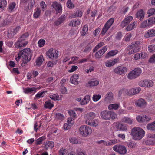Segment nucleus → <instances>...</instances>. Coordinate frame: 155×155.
Listing matches in <instances>:
<instances>
[{
    "label": "nucleus",
    "mask_w": 155,
    "mask_h": 155,
    "mask_svg": "<svg viewBox=\"0 0 155 155\" xmlns=\"http://www.w3.org/2000/svg\"><path fill=\"white\" fill-rule=\"evenodd\" d=\"M19 55L22 58V62L27 63L31 60L32 52L29 48H27L21 50L19 52Z\"/></svg>",
    "instance_id": "nucleus-1"
},
{
    "label": "nucleus",
    "mask_w": 155,
    "mask_h": 155,
    "mask_svg": "<svg viewBox=\"0 0 155 155\" xmlns=\"http://www.w3.org/2000/svg\"><path fill=\"white\" fill-rule=\"evenodd\" d=\"M131 133L134 140H139L144 136L145 132L141 128L135 127L132 129Z\"/></svg>",
    "instance_id": "nucleus-2"
},
{
    "label": "nucleus",
    "mask_w": 155,
    "mask_h": 155,
    "mask_svg": "<svg viewBox=\"0 0 155 155\" xmlns=\"http://www.w3.org/2000/svg\"><path fill=\"white\" fill-rule=\"evenodd\" d=\"M140 45V43L139 41H136L133 42L131 45H128L126 48L127 51H128V54L131 55L135 53L139 52L140 48L138 46Z\"/></svg>",
    "instance_id": "nucleus-3"
},
{
    "label": "nucleus",
    "mask_w": 155,
    "mask_h": 155,
    "mask_svg": "<svg viewBox=\"0 0 155 155\" xmlns=\"http://www.w3.org/2000/svg\"><path fill=\"white\" fill-rule=\"evenodd\" d=\"M79 132L81 135L83 137H87L90 135L92 132L91 128L86 125H83L79 128Z\"/></svg>",
    "instance_id": "nucleus-4"
},
{
    "label": "nucleus",
    "mask_w": 155,
    "mask_h": 155,
    "mask_svg": "<svg viewBox=\"0 0 155 155\" xmlns=\"http://www.w3.org/2000/svg\"><path fill=\"white\" fill-rule=\"evenodd\" d=\"M113 150L121 155H125L127 153V148L126 147L120 144H117L113 147Z\"/></svg>",
    "instance_id": "nucleus-5"
},
{
    "label": "nucleus",
    "mask_w": 155,
    "mask_h": 155,
    "mask_svg": "<svg viewBox=\"0 0 155 155\" xmlns=\"http://www.w3.org/2000/svg\"><path fill=\"white\" fill-rule=\"evenodd\" d=\"M127 67L123 66H120L116 67L113 71V72L117 75H121L125 74L127 71Z\"/></svg>",
    "instance_id": "nucleus-6"
},
{
    "label": "nucleus",
    "mask_w": 155,
    "mask_h": 155,
    "mask_svg": "<svg viewBox=\"0 0 155 155\" xmlns=\"http://www.w3.org/2000/svg\"><path fill=\"white\" fill-rule=\"evenodd\" d=\"M114 21V19L113 18H111L109 20L106 22L103 27L101 30V34L103 35H104L111 26Z\"/></svg>",
    "instance_id": "nucleus-7"
},
{
    "label": "nucleus",
    "mask_w": 155,
    "mask_h": 155,
    "mask_svg": "<svg viewBox=\"0 0 155 155\" xmlns=\"http://www.w3.org/2000/svg\"><path fill=\"white\" fill-rule=\"evenodd\" d=\"M25 5L24 10L26 12H28L30 9L32 8L34 5V0H22Z\"/></svg>",
    "instance_id": "nucleus-8"
},
{
    "label": "nucleus",
    "mask_w": 155,
    "mask_h": 155,
    "mask_svg": "<svg viewBox=\"0 0 155 155\" xmlns=\"http://www.w3.org/2000/svg\"><path fill=\"white\" fill-rule=\"evenodd\" d=\"M12 20V17L11 15L8 16L6 18L0 23V28H2L10 25Z\"/></svg>",
    "instance_id": "nucleus-9"
},
{
    "label": "nucleus",
    "mask_w": 155,
    "mask_h": 155,
    "mask_svg": "<svg viewBox=\"0 0 155 155\" xmlns=\"http://www.w3.org/2000/svg\"><path fill=\"white\" fill-rule=\"evenodd\" d=\"M96 114L94 112H90L86 114L85 118L86 123L87 125H91V122L96 116Z\"/></svg>",
    "instance_id": "nucleus-10"
},
{
    "label": "nucleus",
    "mask_w": 155,
    "mask_h": 155,
    "mask_svg": "<svg viewBox=\"0 0 155 155\" xmlns=\"http://www.w3.org/2000/svg\"><path fill=\"white\" fill-rule=\"evenodd\" d=\"M139 85L143 87H150L153 85V81L150 80H145L139 81L138 83Z\"/></svg>",
    "instance_id": "nucleus-11"
},
{
    "label": "nucleus",
    "mask_w": 155,
    "mask_h": 155,
    "mask_svg": "<svg viewBox=\"0 0 155 155\" xmlns=\"http://www.w3.org/2000/svg\"><path fill=\"white\" fill-rule=\"evenodd\" d=\"M46 54L50 58H57L58 55V52L55 49L51 48L46 52Z\"/></svg>",
    "instance_id": "nucleus-12"
},
{
    "label": "nucleus",
    "mask_w": 155,
    "mask_h": 155,
    "mask_svg": "<svg viewBox=\"0 0 155 155\" xmlns=\"http://www.w3.org/2000/svg\"><path fill=\"white\" fill-rule=\"evenodd\" d=\"M135 104L137 107L140 108H143L147 105V103L143 98H140L135 101Z\"/></svg>",
    "instance_id": "nucleus-13"
},
{
    "label": "nucleus",
    "mask_w": 155,
    "mask_h": 155,
    "mask_svg": "<svg viewBox=\"0 0 155 155\" xmlns=\"http://www.w3.org/2000/svg\"><path fill=\"white\" fill-rule=\"evenodd\" d=\"M141 90L140 88L139 87L129 89H127V94L128 95H134L139 93Z\"/></svg>",
    "instance_id": "nucleus-14"
},
{
    "label": "nucleus",
    "mask_w": 155,
    "mask_h": 155,
    "mask_svg": "<svg viewBox=\"0 0 155 155\" xmlns=\"http://www.w3.org/2000/svg\"><path fill=\"white\" fill-rule=\"evenodd\" d=\"M51 7L53 9L55 10L56 14L60 13L62 11V8L61 5L56 2H53Z\"/></svg>",
    "instance_id": "nucleus-15"
},
{
    "label": "nucleus",
    "mask_w": 155,
    "mask_h": 155,
    "mask_svg": "<svg viewBox=\"0 0 155 155\" xmlns=\"http://www.w3.org/2000/svg\"><path fill=\"white\" fill-rule=\"evenodd\" d=\"M107 50V47L106 46H104L102 49L98 51L95 54V58L98 59L101 58V56L105 53Z\"/></svg>",
    "instance_id": "nucleus-16"
},
{
    "label": "nucleus",
    "mask_w": 155,
    "mask_h": 155,
    "mask_svg": "<svg viewBox=\"0 0 155 155\" xmlns=\"http://www.w3.org/2000/svg\"><path fill=\"white\" fill-rule=\"evenodd\" d=\"M133 17L131 16H129L126 17L121 22L120 24L121 26L124 28L126 26L128 25L133 19Z\"/></svg>",
    "instance_id": "nucleus-17"
},
{
    "label": "nucleus",
    "mask_w": 155,
    "mask_h": 155,
    "mask_svg": "<svg viewBox=\"0 0 155 155\" xmlns=\"http://www.w3.org/2000/svg\"><path fill=\"white\" fill-rule=\"evenodd\" d=\"M145 14V12L143 10L141 9L137 12L136 16L137 18L141 21L144 18Z\"/></svg>",
    "instance_id": "nucleus-18"
},
{
    "label": "nucleus",
    "mask_w": 155,
    "mask_h": 155,
    "mask_svg": "<svg viewBox=\"0 0 155 155\" xmlns=\"http://www.w3.org/2000/svg\"><path fill=\"white\" fill-rule=\"evenodd\" d=\"M28 41L20 40L18 39V41L15 44V46L17 48H21L22 47H25L28 44Z\"/></svg>",
    "instance_id": "nucleus-19"
},
{
    "label": "nucleus",
    "mask_w": 155,
    "mask_h": 155,
    "mask_svg": "<svg viewBox=\"0 0 155 155\" xmlns=\"http://www.w3.org/2000/svg\"><path fill=\"white\" fill-rule=\"evenodd\" d=\"M118 58H116L113 60H108L105 63L106 66L110 67L114 65L118 61Z\"/></svg>",
    "instance_id": "nucleus-20"
},
{
    "label": "nucleus",
    "mask_w": 155,
    "mask_h": 155,
    "mask_svg": "<svg viewBox=\"0 0 155 155\" xmlns=\"http://www.w3.org/2000/svg\"><path fill=\"white\" fill-rule=\"evenodd\" d=\"M109 112L110 111L104 110L100 113V116L101 118L105 120H109Z\"/></svg>",
    "instance_id": "nucleus-21"
},
{
    "label": "nucleus",
    "mask_w": 155,
    "mask_h": 155,
    "mask_svg": "<svg viewBox=\"0 0 155 155\" xmlns=\"http://www.w3.org/2000/svg\"><path fill=\"white\" fill-rule=\"evenodd\" d=\"M66 18V15L63 14L61 15L54 22L56 26H58L64 22Z\"/></svg>",
    "instance_id": "nucleus-22"
},
{
    "label": "nucleus",
    "mask_w": 155,
    "mask_h": 155,
    "mask_svg": "<svg viewBox=\"0 0 155 155\" xmlns=\"http://www.w3.org/2000/svg\"><path fill=\"white\" fill-rule=\"evenodd\" d=\"M79 78L78 74H74L72 75L70 79V82L71 83L74 85H77L79 83V81L77 80Z\"/></svg>",
    "instance_id": "nucleus-23"
},
{
    "label": "nucleus",
    "mask_w": 155,
    "mask_h": 155,
    "mask_svg": "<svg viewBox=\"0 0 155 155\" xmlns=\"http://www.w3.org/2000/svg\"><path fill=\"white\" fill-rule=\"evenodd\" d=\"M155 36V29H150L148 30L144 35V36L147 38L154 37Z\"/></svg>",
    "instance_id": "nucleus-24"
},
{
    "label": "nucleus",
    "mask_w": 155,
    "mask_h": 155,
    "mask_svg": "<svg viewBox=\"0 0 155 155\" xmlns=\"http://www.w3.org/2000/svg\"><path fill=\"white\" fill-rule=\"evenodd\" d=\"M7 5V2L6 0H0V12L5 9Z\"/></svg>",
    "instance_id": "nucleus-25"
},
{
    "label": "nucleus",
    "mask_w": 155,
    "mask_h": 155,
    "mask_svg": "<svg viewBox=\"0 0 155 155\" xmlns=\"http://www.w3.org/2000/svg\"><path fill=\"white\" fill-rule=\"evenodd\" d=\"M137 21H134L132 24L129 25L126 28V30L127 31H129L134 28L137 25Z\"/></svg>",
    "instance_id": "nucleus-26"
},
{
    "label": "nucleus",
    "mask_w": 155,
    "mask_h": 155,
    "mask_svg": "<svg viewBox=\"0 0 155 155\" xmlns=\"http://www.w3.org/2000/svg\"><path fill=\"white\" fill-rule=\"evenodd\" d=\"M151 26L148 19L146 20L143 21L140 25V27L142 28H148Z\"/></svg>",
    "instance_id": "nucleus-27"
},
{
    "label": "nucleus",
    "mask_w": 155,
    "mask_h": 155,
    "mask_svg": "<svg viewBox=\"0 0 155 155\" xmlns=\"http://www.w3.org/2000/svg\"><path fill=\"white\" fill-rule=\"evenodd\" d=\"M69 140L71 143L74 144H80L81 143L80 139H77L76 137H70L69 139Z\"/></svg>",
    "instance_id": "nucleus-28"
},
{
    "label": "nucleus",
    "mask_w": 155,
    "mask_h": 155,
    "mask_svg": "<svg viewBox=\"0 0 155 155\" xmlns=\"http://www.w3.org/2000/svg\"><path fill=\"white\" fill-rule=\"evenodd\" d=\"M90 100V97L89 95L85 96L80 102L81 105H86L89 102Z\"/></svg>",
    "instance_id": "nucleus-29"
},
{
    "label": "nucleus",
    "mask_w": 155,
    "mask_h": 155,
    "mask_svg": "<svg viewBox=\"0 0 155 155\" xmlns=\"http://www.w3.org/2000/svg\"><path fill=\"white\" fill-rule=\"evenodd\" d=\"M146 127L148 130L155 131V121L147 124L146 126Z\"/></svg>",
    "instance_id": "nucleus-30"
},
{
    "label": "nucleus",
    "mask_w": 155,
    "mask_h": 155,
    "mask_svg": "<svg viewBox=\"0 0 155 155\" xmlns=\"http://www.w3.org/2000/svg\"><path fill=\"white\" fill-rule=\"evenodd\" d=\"M119 104H112L109 105L108 106V109L109 110H117L119 107Z\"/></svg>",
    "instance_id": "nucleus-31"
},
{
    "label": "nucleus",
    "mask_w": 155,
    "mask_h": 155,
    "mask_svg": "<svg viewBox=\"0 0 155 155\" xmlns=\"http://www.w3.org/2000/svg\"><path fill=\"white\" fill-rule=\"evenodd\" d=\"M118 52L117 50H111L105 56V58H108L109 57L116 55Z\"/></svg>",
    "instance_id": "nucleus-32"
},
{
    "label": "nucleus",
    "mask_w": 155,
    "mask_h": 155,
    "mask_svg": "<svg viewBox=\"0 0 155 155\" xmlns=\"http://www.w3.org/2000/svg\"><path fill=\"white\" fill-rule=\"evenodd\" d=\"M113 94L111 92H109L106 95L105 100L107 102H110L113 99Z\"/></svg>",
    "instance_id": "nucleus-33"
},
{
    "label": "nucleus",
    "mask_w": 155,
    "mask_h": 155,
    "mask_svg": "<svg viewBox=\"0 0 155 155\" xmlns=\"http://www.w3.org/2000/svg\"><path fill=\"white\" fill-rule=\"evenodd\" d=\"M145 54H143L142 53H137L135 54L134 56V58L136 60H138L140 58H143L145 57Z\"/></svg>",
    "instance_id": "nucleus-34"
},
{
    "label": "nucleus",
    "mask_w": 155,
    "mask_h": 155,
    "mask_svg": "<svg viewBox=\"0 0 155 155\" xmlns=\"http://www.w3.org/2000/svg\"><path fill=\"white\" fill-rule=\"evenodd\" d=\"M137 77V76L134 73V70L131 71L127 75V78L130 80L135 79Z\"/></svg>",
    "instance_id": "nucleus-35"
},
{
    "label": "nucleus",
    "mask_w": 155,
    "mask_h": 155,
    "mask_svg": "<svg viewBox=\"0 0 155 155\" xmlns=\"http://www.w3.org/2000/svg\"><path fill=\"white\" fill-rule=\"evenodd\" d=\"M80 20H74L71 21L69 23V25L72 26H76L80 24Z\"/></svg>",
    "instance_id": "nucleus-36"
},
{
    "label": "nucleus",
    "mask_w": 155,
    "mask_h": 155,
    "mask_svg": "<svg viewBox=\"0 0 155 155\" xmlns=\"http://www.w3.org/2000/svg\"><path fill=\"white\" fill-rule=\"evenodd\" d=\"M99 83V81L97 80L90 81L86 84V86L88 87L95 86L97 85Z\"/></svg>",
    "instance_id": "nucleus-37"
},
{
    "label": "nucleus",
    "mask_w": 155,
    "mask_h": 155,
    "mask_svg": "<svg viewBox=\"0 0 155 155\" xmlns=\"http://www.w3.org/2000/svg\"><path fill=\"white\" fill-rule=\"evenodd\" d=\"M143 142L146 145H152L155 144V139H148Z\"/></svg>",
    "instance_id": "nucleus-38"
},
{
    "label": "nucleus",
    "mask_w": 155,
    "mask_h": 155,
    "mask_svg": "<svg viewBox=\"0 0 155 155\" xmlns=\"http://www.w3.org/2000/svg\"><path fill=\"white\" fill-rule=\"evenodd\" d=\"M83 12L81 11L77 10V11L74 13L72 16L73 18H76L81 17L82 16Z\"/></svg>",
    "instance_id": "nucleus-39"
},
{
    "label": "nucleus",
    "mask_w": 155,
    "mask_h": 155,
    "mask_svg": "<svg viewBox=\"0 0 155 155\" xmlns=\"http://www.w3.org/2000/svg\"><path fill=\"white\" fill-rule=\"evenodd\" d=\"M54 146V143L52 141L48 142L45 146V148L46 150L48 148L52 149Z\"/></svg>",
    "instance_id": "nucleus-40"
},
{
    "label": "nucleus",
    "mask_w": 155,
    "mask_h": 155,
    "mask_svg": "<svg viewBox=\"0 0 155 155\" xmlns=\"http://www.w3.org/2000/svg\"><path fill=\"white\" fill-rule=\"evenodd\" d=\"M43 56L42 55H40L36 61V65L38 66H40L43 61L44 59L43 58Z\"/></svg>",
    "instance_id": "nucleus-41"
},
{
    "label": "nucleus",
    "mask_w": 155,
    "mask_h": 155,
    "mask_svg": "<svg viewBox=\"0 0 155 155\" xmlns=\"http://www.w3.org/2000/svg\"><path fill=\"white\" fill-rule=\"evenodd\" d=\"M37 88L32 87V88H25L24 92L25 93H32L33 92H35Z\"/></svg>",
    "instance_id": "nucleus-42"
},
{
    "label": "nucleus",
    "mask_w": 155,
    "mask_h": 155,
    "mask_svg": "<svg viewBox=\"0 0 155 155\" xmlns=\"http://www.w3.org/2000/svg\"><path fill=\"white\" fill-rule=\"evenodd\" d=\"M122 121L123 122H124L129 124H131L133 122L131 118L127 117H124L122 119Z\"/></svg>",
    "instance_id": "nucleus-43"
},
{
    "label": "nucleus",
    "mask_w": 155,
    "mask_h": 155,
    "mask_svg": "<svg viewBox=\"0 0 155 155\" xmlns=\"http://www.w3.org/2000/svg\"><path fill=\"white\" fill-rule=\"evenodd\" d=\"M126 143L127 146L131 149L134 148L137 146L136 143L132 141H129Z\"/></svg>",
    "instance_id": "nucleus-44"
},
{
    "label": "nucleus",
    "mask_w": 155,
    "mask_h": 155,
    "mask_svg": "<svg viewBox=\"0 0 155 155\" xmlns=\"http://www.w3.org/2000/svg\"><path fill=\"white\" fill-rule=\"evenodd\" d=\"M117 115L115 112L113 111H110L109 112V120H114L117 118Z\"/></svg>",
    "instance_id": "nucleus-45"
},
{
    "label": "nucleus",
    "mask_w": 155,
    "mask_h": 155,
    "mask_svg": "<svg viewBox=\"0 0 155 155\" xmlns=\"http://www.w3.org/2000/svg\"><path fill=\"white\" fill-rule=\"evenodd\" d=\"M76 153L78 155H86L85 151L80 148H78L77 149Z\"/></svg>",
    "instance_id": "nucleus-46"
},
{
    "label": "nucleus",
    "mask_w": 155,
    "mask_h": 155,
    "mask_svg": "<svg viewBox=\"0 0 155 155\" xmlns=\"http://www.w3.org/2000/svg\"><path fill=\"white\" fill-rule=\"evenodd\" d=\"M118 142L117 139H114L112 140H110L107 142V146H110L116 144Z\"/></svg>",
    "instance_id": "nucleus-47"
},
{
    "label": "nucleus",
    "mask_w": 155,
    "mask_h": 155,
    "mask_svg": "<svg viewBox=\"0 0 155 155\" xmlns=\"http://www.w3.org/2000/svg\"><path fill=\"white\" fill-rule=\"evenodd\" d=\"M49 97L51 99L54 100H60V98L59 95L57 94H50Z\"/></svg>",
    "instance_id": "nucleus-48"
},
{
    "label": "nucleus",
    "mask_w": 155,
    "mask_h": 155,
    "mask_svg": "<svg viewBox=\"0 0 155 155\" xmlns=\"http://www.w3.org/2000/svg\"><path fill=\"white\" fill-rule=\"evenodd\" d=\"M54 106L53 104H52L50 101H46L45 104V107L46 108L51 109Z\"/></svg>",
    "instance_id": "nucleus-49"
},
{
    "label": "nucleus",
    "mask_w": 155,
    "mask_h": 155,
    "mask_svg": "<svg viewBox=\"0 0 155 155\" xmlns=\"http://www.w3.org/2000/svg\"><path fill=\"white\" fill-rule=\"evenodd\" d=\"M16 3L15 2L10 3L8 5L9 11L12 12L13 11L16 6Z\"/></svg>",
    "instance_id": "nucleus-50"
},
{
    "label": "nucleus",
    "mask_w": 155,
    "mask_h": 155,
    "mask_svg": "<svg viewBox=\"0 0 155 155\" xmlns=\"http://www.w3.org/2000/svg\"><path fill=\"white\" fill-rule=\"evenodd\" d=\"M41 11L40 8H37L35 12L34 13L33 16L35 18H37L40 15Z\"/></svg>",
    "instance_id": "nucleus-51"
},
{
    "label": "nucleus",
    "mask_w": 155,
    "mask_h": 155,
    "mask_svg": "<svg viewBox=\"0 0 155 155\" xmlns=\"http://www.w3.org/2000/svg\"><path fill=\"white\" fill-rule=\"evenodd\" d=\"M64 118L63 115L60 113H57L56 114L55 118L57 119L62 120Z\"/></svg>",
    "instance_id": "nucleus-52"
},
{
    "label": "nucleus",
    "mask_w": 155,
    "mask_h": 155,
    "mask_svg": "<svg viewBox=\"0 0 155 155\" xmlns=\"http://www.w3.org/2000/svg\"><path fill=\"white\" fill-rule=\"evenodd\" d=\"M88 30V26L87 25H85L83 28L81 32V35L84 36L86 34V32Z\"/></svg>",
    "instance_id": "nucleus-53"
},
{
    "label": "nucleus",
    "mask_w": 155,
    "mask_h": 155,
    "mask_svg": "<svg viewBox=\"0 0 155 155\" xmlns=\"http://www.w3.org/2000/svg\"><path fill=\"white\" fill-rule=\"evenodd\" d=\"M134 70V73L136 74L137 77L140 76L142 70L140 68H135Z\"/></svg>",
    "instance_id": "nucleus-54"
},
{
    "label": "nucleus",
    "mask_w": 155,
    "mask_h": 155,
    "mask_svg": "<svg viewBox=\"0 0 155 155\" xmlns=\"http://www.w3.org/2000/svg\"><path fill=\"white\" fill-rule=\"evenodd\" d=\"M98 120L95 119L92 120L91 122V125H88L91 126H93L94 127L97 126L98 125Z\"/></svg>",
    "instance_id": "nucleus-55"
},
{
    "label": "nucleus",
    "mask_w": 155,
    "mask_h": 155,
    "mask_svg": "<svg viewBox=\"0 0 155 155\" xmlns=\"http://www.w3.org/2000/svg\"><path fill=\"white\" fill-rule=\"evenodd\" d=\"M127 94V89L123 88L120 90L118 92V95L120 97L122 95Z\"/></svg>",
    "instance_id": "nucleus-56"
},
{
    "label": "nucleus",
    "mask_w": 155,
    "mask_h": 155,
    "mask_svg": "<svg viewBox=\"0 0 155 155\" xmlns=\"http://www.w3.org/2000/svg\"><path fill=\"white\" fill-rule=\"evenodd\" d=\"M29 36V34L27 33H25L24 34H23L18 39H20V40H23L25 41L26 39Z\"/></svg>",
    "instance_id": "nucleus-57"
},
{
    "label": "nucleus",
    "mask_w": 155,
    "mask_h": 155,
    "mask_svg": "<svg viewBox=\"0 0 155 155\" xmlns=\"http://www.w3.org/2000/svg\"><path fill=\"white\" fill-rule=\"evenodd\" d=\"M147 13L149 14L148 16L149 17L155 14V9H150L147 11Z\"/></svg>",
    "instance_id": "nucleus-58"
},
{
    "label": "nucleus",
    "mask_w": 155,
    "mask_h": 155,
    "mask_svg": "<svg viewBox=\"0 0 155 155\" xmlns=\"http://www.w3.org/2000/svg\"><path fill=\"white\" fill-rule=\"evenodd\" d=\"M44 140V137H41L38 139L36 141L35 144L37 145H39L41 144L42 141Z\"/></svg>",
    "instance_id": "nucleus-59"
},
{
    "label": "nucleus",
    "mask_w": 155,
    "mask_h": 155,
    "mask_svg": "<svg viewBox=\"0 0 155 155\" xmlns=\"http://www.w3.org/2000/svg\"><path fill=\"white\" fill-rule=\"evenodd\" d=\"M101 97L100 95H94L93 96V100L94 102H96L99 100Z\"/></svg>",
    "instance_id": "nucleus-60"
},
{
    "label": "nucleus",
    "mask_w": 155,
    "mask_h": 155,
    "mask_svg": "<svg viewBox=\"0 0 155 155\" xmlns=\"http://www.w3.org/2000/svg\"><path fill=\"white\" fill-rule=\"evenodd\" d=\"M148 19L151 26L155 24V16L150 17Z\"/></svg>",
    "instance_id": "nucleus-61"
},
{
    "label": "nucleus",
    "mask_w": 155,
    "mask_h": 155,
    "mask_svg": "<svg viewBox=\"0 0 155 155\" xmlns=\"http://www.w3.org/2000/svg\"><path fill=\"white\" fill-rule=\"evenodd\" d=\"M67 6L70 9L74 7V5L72 3L71 0H68L67 2Z\"/></svg>",
    "instance_id": "nucleus-62"
},
{
    "label": "nucleus",
    "mask_w": 155,
    "mask_h": 155,
    "mask_svg": "<svg viewBox=\"0 0 155 155\" xmlns=\"http://www.w3.org/2000/svg\"><path fill=\"white\" fill-rule=\"evenodd\" d=\"M148 50L150 52H153L155 51V45H152L148 46Z\"/></svg>",
    "instance_id": "nucleus-63"
},
{
    "label": "nucleus",
    "mask_w": 155,
    "mask_h": 155,
    "mask_svg": "<svg viewBox=\"0 0 155 155\" xmlns=\"http://www.w3.org/2000/svg\"><path fill=\"white\" fill-rule=\"evenodd\" d=\"M60 155H67V150L63 148H61L59 151Z\"/></svg>",
    "instance_id": "nucleus-64"
}]
</instances>
